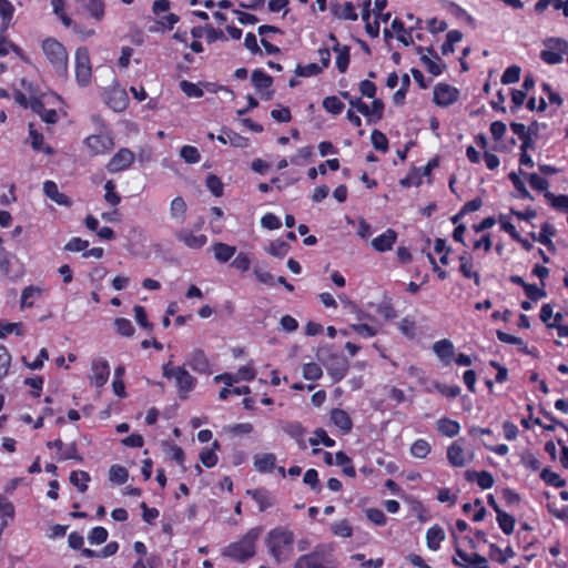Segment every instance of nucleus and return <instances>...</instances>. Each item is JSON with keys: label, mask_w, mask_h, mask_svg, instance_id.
Returning a JSON list of instances; mask_svg holds the SVG:
<instances>
[{"label": "nucleus", "mask_w": 568, "mask_h": 568, "mask_svg": "<svg viewBox=\"0 0 568 568\" xmlns=\"http://www.w3.org/2000/svg\"><path fill=\"white\" fill-rule=\"evenodd\" d=\"M434 57L435 59H430L426 55H423L420 60L429 73L433 75H439L443 71L442 62L436 53H434Z\"/></svg>", "instance_id": "obj_46"}, {"label": "nucleus", "mask_w": 568, "mask_h": 568, "mask_svg": "<svg viewBox=\"0 0 568 568\" xmlns=\"http://www.w3.org/2000/svg\"><path fill=\"white\" fill-rule=\"evenodd\" d=\"M508 178L513 182L515 189L519 192L520 197L534 200L529 191L526 189L525 183L520 180L517 173L510 172Z\"/></svg>", "instance_id": "obj_56"}, {"label": "nucleus", "mask_w": 568, "mask_h": 568, "mask_svg": "<svg viewBox=\"0 0 568 568\" xmlns=\"http://www.w3.org/2000/svg\"><path fill=\"white\" fill-rule=\"evenodd\" d=\"M434 353L445 362H449L454 355V345L449 339H442L433 345Z\"/></svg>", "instance_id": "obj_24"}, {"label": "nucleus", "mask_w": 568, "mask_h": 568, "mask_svg": "<svg viewBox=\"0 0 568 568\" xmlns=\"http://www.w3.org/2000/svg\"><path fill=\"white\" fill-rule=\"evenodd\" d=\"M92 67L90 54L87 48H78L75 51V79L77 82L87 87L91 81Z\"/></svg>", "instance_id": "obj_5"}, {"label": "nucleus", "mask_w": 568, "mask_h": 568, "mask_svg": "<svg viewBox=\"0 0 568 568\" xmlns=\"http://www.w3.org/2000/svg\"><path fill=\"white\" fill-rule=\"evenodd\" d=\"M555 233V227L551 224L544 223L537 237V242L546 245L549 250H555L554 243L551 241V236H554Z\"/></svg>", "instance_id": "obj_33"}, {"label": "nucleus", "mask_w": 568, "mask_h": 568, "mask_svg": "<svg viewBox=\"0 0 568 568\" xmlns=\"http://www.w3.org/2000/svg\"><path fill=\"white\" fill-rule=\"evenodd\" d=\"M333 550L331 544H318L311 552L300 556L293 568H336Z\"/></svg>", "instance_id": "obj_2"}, {"label": "nucleus", "mask_w": 568, "mask_h": 568, "mask_svg": "<svg viewBox=\"0 0 568 568\" xmlns=\"http://www.w3.org/2000/svg\"><path fill=\"white\" fill-rule=\"evenodd\" d=\"M129 473L125 467L120 465H112L109 470V478L111 481L122 485L128 480Z\"/></svg>", "instance_id": "obj_41"}, {"label": "nucleus", "mask_w": 568, "mask_h": 568, "mask_svg": "<svg viewBox=\"0 0 568 568\" xmlns=\"http://www.w3.org/2000/svg\"><path fill=\"white\" fill-rule=\"evenodd\" d=\"M90 479V475L84 470H73L70 474V483L75 486L80 493H84L88 489Z\"/></svg>", "instance_id": "obj_29"}, {"label": "nucleus", "mask_w": 568, "mask_h": 568, "mask_svg": "<svg viewBox=\"0 0 568 568\" xmlns=\"http://www.w3.org/2000/svg\"><path fill=\"white\" fill-rule=\"evenodd\" d=\"M540 58L547 64H558L562 61V55L551 48H547L540 52Z\"/></svg>", "instance_id": "obj_62"}, {"label": "nucleus", "mask_w": 568, "mask_h": 568, "mask_svg": "<svg viewBox=\"0 0 568 568\" xmlns=\"http://www.w3.org/2000/svg\"><path fill=\"white\" fill-rule=\"evenodd\" d=\"M174 379L179 388L180 397L185 398L186 394L193 389L195 378L185 369L184 366H178Z\"/></svg>", "instance_id": "obj_12"}, {"label": "nucleus", "mask_w": 568, "mask_h": 568, "mask_svg": "<svg viewBox=\"0 0 568 568\" xmlns=\"http://www.w3.org/2000/svg\"><path fill=\"white\" fill-rule=\"evenodd\" d=\"M544 196L556 210L568 212V195H555L551 192H546Z\"/></svg>", "instance_id": "obj_34"}, {"label": "nucleus", "mask_w": 568, "mask_h": 568, "mask_svg": "<svg viewBox=\"0 0 568 568\" xmlns=\"http://www.w3.org/2000/svg\"><path fill=\"white\" fill-rule=\"evenodd\" d=\"M524 291H525L527 297L535 302L546 297V295H547L546 291L542 287L539 288L535 284H527V286H525Z\"/></svg>", "instance_id": "obj_63"}, {"label": "nucleus", "mask_w": 568, "mask_h": 568, "mask_svg": "<svg viewBox=\"0 0 568 568\" xmlns=\"http://www.w3.org/2000/svg\"><path fill=\"white\" fill-rule=\"evenodd\" d=\"M43 193L47 197H49L51 201L57 203L58 205L62 206H71L72 201L71 199L65 195L64 193H61L58 189V185L53 181H45L43 183Z\"/></svg>", "instance_id": "obj_15"}, {"label": "nucleus", "mask_w": 568, "mask_h": 568, "mask_svg": "<svg viewBox=\"0 0 568 568\" xmlns=\"http://www.w3.org/2000/svg\"><path fill=\"white\" fill-rule=\"evenodd\" d=\"M437 429L445 436L454 437L459 433L460 426L456 420L442 418L437 422Z\"/></svg>", "instance_id": "obj_27"}, {"label": "nucleus", "mask_w": 568, "mask_h": 568, "mask_svg": "<svg viewBox=\"0 0 568 568\" xmlns=\"http://www.w3.org/2000/svg\"><path fill=\"white\" fill-rule=\"evenodd\" d=\"M212 250H213V253H214V257L220 263L229 262L234 256V254L236 252V247L235 246H231V245L222 243V242L215 243L212 246Z\"/></svg>", "instance_id": "obj_23"}, {"label": "nucleus", "mask_w": 568, "mask_h": 568, "mask_svg": "<svg viewBox=\"0 0 568 568\" xmlns=\"http://www.w3.org/2000/svg\"><path fill=\"white\" fill-rule=\"evenodd\" d=\"M42 291L37 286H27L21 294V307H31L37 297L41 295Z\"/></svg>", "instance_id": "obj_31"}, {"label": "nucleus", "mask_w": 568, "mask_h": 568, "mask_svg": "<svg viewBox=\"0 0 568 568\" xmlns=\"http://www.w3.org/2000/svg\"><path fill=\"white\" fill-rule=\"evenodd\" d=\"M496 520L504 534L510 535L514 532L515 518L511 515L507 514L506 511H499V514H497Z\"/></svg>", "instance_id": "obj_36"}, {"label": "nucleus", "mask_w": 568, "mask_h": 568, "mask_svg": "<svg viewBox=\"0 0 568 568\" xmlns=\"http://www.w3.org/2000/svg\"><path fill=\"white\" fill-rule=\"evenodd\" d=\"M186 364L199 374H211L209 359L202 349L191 352L187 356Z\"/></svg>", "instance_id": "obj_13"}, {"label": "nucleus", "mask_w": 568, "mask_h": 568, "mask_svg": "<svg viewBox=\"0 0 568 568\" xmlns=\"http://www.w3.org/2000/svg\"><path fill=\"white\" fill-rule=\"evenodd\" d=\"M540 478L547 484L554 487L560 488L566 485V480L562 479L557 473H554L549 468H544L540 473Z\"/></svg>", "instance_id": "obj_39"}, {"label": "nucleus", "mask_w": 568, "mask_h": 568, "mask_svg": "<svg viewBox=\"0 0 568 568\" xmlns=\"http://www.w3.org/2000/svg\"><path fill=\"white\" fill-rule=\"evenodd\" d=\"M453 564L464 568H489L487 559L479 554H474L470 556V561L468 564H462L454 557Z\"/></svg>", "instance_id": "obj_38"}, {"label": "nucleus", "mask_w": 568, "mask_h": 568, "mask_svg": "<svg viewBox=\"0 0 568 568\" xmlns=\"http://www.w3.org/2000/svg\"><path fill=\"white\" fill-rule=\"evenodd\" d=\"M329 39L334 42L333 50L337 53L336 67L341 73H344L349 64V48L339 45L336 37L331 33Z\"/></svg>", "instance_id": "obj_18"}, {"label": "nucleus", "mask_w": 568, "mask_h": 568, "mask_svg": "<svg viewBox=\"0 0 568 568\" xmlns=\"http://www.w3.org/2000/svg\"><path fill=\"white\" fill-rule=\"evenodd\" d=\"M262 528H251L240 540L226 546L222 555L235 561L244 562L256 554V542L261 536Z\"/></svg>", "instance_id": "obj_1"}, {"label": "nucleus", "mask_w": 568, "mask_h": 568, "mask_svg": "<svg viewBox=\"0 0 568 568\" xmlns=\"http://www.w3.org/2000/svg\"><path fill=\"white\" fill-rule=\"evenodd\" d=\"M52 99V97H48L44 99H38L33 98L29 101V108L39 116L42 121H44L48 124H53L58 121L59 115L54 109H48L47 104L49 103V100Z\"/></svg>", "instance_id": "obj_6"}, {"label": "nucleus", "mask_w": 568, "mask_h": 568, "mask_svg": "<svg viewBox=\"0 0 568 568\" xmlns=\"http://www.w3.org/2000/svg\"><path fill=\"white\" fill-rule=\"evenodd\" d=\"M430 452L429 444L424 439H417L410 447V453L416 458H425Z\"/></svg>", "instance_id": "obj_48"}, {"label": "nucleus", "mask_w": 568, "mask_h": 568, "mask_svg": "<svg viewBox=\"0 0 568 568\" xmlns=\"http://www.w3.org/2000/svg\"><path fill=\"white\" fill-rule=\"evenodd\" d=\"M116 332L125 337H130L134 334V327L131 322L126 318L119 317L114 321Z\"/></svg>", "instance_id": "obj_52"}, {"label": "nucleus", "mask_w": 568, "mask_h": 568, "mask_svg": "<svg viewBox=\"0 0 568 568\" xmlns=\"http://www.w3.org/2000/svg\"><path fill=\"white\" fill-rule=\"evenodd\" d=\"M480 150L484 153V160L486 163V166L489 170H495L499 166V159L496 154L491 153L486 146L487 144H479Z\"/></svg>", "instance_id": "obj_61"}, {"label": "nucleus", "mask_w": 568, "mask_h": 568, "mask_svg": "<svg viewBox=\"0 0 568 568\" xmlns=\"http://www.w3.org/2000/svg\"><path fill=\"white\" fill-rule=\"evenodd\" d=\"M180 89L189 98H201L204 94V91L197 84L186 80L180 82Z\"/></svg>", "instance_id": "obj_47"}, {"label": "nucleus", "mask_w": 568, "mask_h": 568, "mask_svg": "<svg viewBox=\"0 0 568 568\" xmlns=\"http://www.w3.org/2000/svg\"><path fill=\"white\" fill-rule=\"evenodd\" d=\"M108 536V530L104 527L98 526L90 531L88 539L91 545H100L106 541Z\"/></svg>", "instance_id": "obj_49"}, {"label": "nucleus", "mask_w": 568, "mask_h": 568, "mask_svg": "<svg viewBox=\"0 0 568 568\" xmlns=\"http://www.w3.org/2000/svg\"><path fill=\"white\" fill-rule=\"evenodd\" d=\"M10 363L11 355L3 345H0V381L7 376Z\"/></svg>", "instance_id": "obj_54"}, {"label": "nucleus", "mask_w": 568, "mask_h": 568, "mask_svg": "<svg viewBox=\"0 0 568 568\" xmlns=\"http://www.w3.org/2000/svg\"><path fill=\"white\" fill-rule=\"evenodd\" d=\"M246 495L252 497L258 505V510L262 513L273 507L276 503L274 494L265 488L248 489L246 490Z\"/></svg>", "instance_id": "obj_11"}, {"label": "nucleus", "mask_w": 568, "mask_h": 568, "mask_svg": "<svg viewBox=\"0 0 568 568\" xmlns=\"http://www.w3.org/2000/svg\"><path fill=\"white\" fill-rule=\"evenodd\" d=\"M84 7L94 20L101 21L103 19L104 2L102 0H88Z\"/></svg>", "instance_id": "obj_35"}, {"label": "nucleus", "mask_w": 568, "mask_h": 568, "mask_svg": "<svg viewBox=\"0 0 568 568\" xmlns=\"http://www.w3.org/2000/svg\"><path fill=\"white\" fill-rule=\"evenodd\" d=\"M445 538L444 530L435 525L430 527L426 532L427 547L432 550H437L440 547V542Z\"/></svg>", "instance_id": "obj_25"}, {"label": "nucleus", "mask_w": 568, "mask_h": 568, "mask_svg": "<svg viewBox=\"0 0 568 568\" xmlns=\"http://www.w3.org/2000/svg\"><path fill=\"white\" fill-rule=\"evenodd\" d=\"M181 158L186 162V163H196L200 161V153L197 151L196 148L192 146V145H187L185 144L182 149H181Z\"/></svg>", "instance_id": "obj_57"}, {"label": "nucleus", "mask_w": 568, "mask_h": 568, "mask_svg": "<svg viewBox=\"0 0 568 568\" xmlns=\"http://www.w3.org/2000/svg\"><path fill=\"white\" fill-rule=\"evenodd\" d=\"M314 435H315V437H311L308 439L310 445L316 446L318 444H323L326 447H334L335 446V440L333 438H331L327 435L326 430H324L323 428H317L314 432Z\"/></svg>", "instance_id": "obj_40"}, {"label": "nucleus", "mask_w": 568, "mask_h": 568, "mask_svg": "<svg viewBox=\"0 0 568 568\" xmlns=\"http://www.w3.org/2000/svg\"><path fill=\"white\" fill-rule=\"evenodd\" d=\"M323 108L332 114H339L344 109V103L335 95L327 97L323 101Z\"/></svg>", "instance_id": "obj_44"}, {"label": "nucleus", "mask_w": 568, "mask_h": 568, "mask_svg": "<svg viewBox=\"0 0 568 568\" xmlns=\"http://www.w3.org/2000/svg\"><path fill=\"white\" fill-rule=\"evenodd\" d=\"M178 241L182 242L185 246L192 250L203 247L207 242V236L204 234L195 235L187 229L178 230L174 233Z\"/></svg>", "instance_id": "obj_10"}, {"label": "nucleus", "mask_w": 568, "mask_h": 568, "mask_svg": "<svg viewBox=\"0 0 568 568\" xmlns=\"http://www.w3.org/2000/svg\"><path fill=\"white\" fill-rule=\"evenodd\" d=\"M459 98V91L446 83H438L434 88V102L439 106H448Z\"/></svg>", "instance_id": "obj_7"}, {"label": "nucleus", "mask_w": 568, "mask_h": 568, "mask_svg": "<svg viewBox=\"0 0 568 568\" xmlns=\"http://www.w3.org/2000/svg\"><path fill=\"white\" fill-rule=\"evenodd\" d=\"M89 242L80 237H72L64 246L65 251L69 252H81L88 248Z\"/></svg>", "instance_id": "obj_64"}, {"label": "nucleus", "mask_w": 568, "mask_h": 568, "mask_svg": "<svg viewBox=\"0 0 568 568\" xmlns=\"http://www.w3.org/2000/svg\"><path fill=\"white\" fill-rule=\"evenodd\" d=\"M187 205L183 197L176 196L170 205V215L178 223H183L186 217Z\"/></svg>", "instance_id": "obj_20"}, {"label": "nucleus", "mask_w": 568, "mask_h": 568, "mask_svg": "<svg viewBox=\"0 0 568 568\" xmlns=\"http://www.w3.org/2000/svg\"><path fill=\"white\" fill-rule=\"evenodd\" d=\"M294 541V534L284 527H276L268 531L265 544L270 554L277 565L286 559L284 548L291 547Z\"/></svg>", "instance_id": "obj_4"}, {"label": "nucleus", "mask_w": 568, "mask_h": 568, "mask_svg": "<svg viewBox=\"0 0 568 568\" xmlns=\"http://www.w3.org/2000/svg\"><path fill=\"white\" fill-rule=\"evenodd\" d=\"M42 52L57 75H68L69 55L65 47L54 38H47L41 43Z\"/></svg>", "instance_id": "obj_3"}, {"label": "nucleus", "mask_w": 568, "mask_h": 568, "mask_svg": "<svg viewBox=\"0 0 568 568\" xmlns=\"http://www.w3.org/2000/svg\"><path fill=\"white\" fill-rule=\"evenodd\" d=\"M331 419L334 425L341 428L344 433L351 432L353 427L349 415L343 409L334 408L331 413Z\"/></svg>", "instance_id": "obj_21"}, {"label": "nucleus", "mask_w": 568, "mask_h": 568, "mask_svg": "<svg viewBox=\"0 0 568 568\" xmlns=\"http://www.w3.org/2000/svg\"><path fill=\"white\" fill-rule=\"evenodd\" d=\"M13 13V4L9 0H0V16L3 23L8 24L12 20Z\"/></svg>", "instance_id": "obj_60"}, {"label": "nucleus", "mask_w": 568, "mask_h": 568, "mask_svg": "<svg viewBox=\"0 0 568 568\" xmlns=\"http://www.w3.org/2000/svg\"><path fill=\"white\" fill-rule=\"evenodd\" d=\"M267 253L275 257H284L288 251L290 245L284 241H273L270 243L268 247L266 248Z\"/></svg>", "instance_id": "obj_43"}, {"label": "nucleus", "mask_w": 568, "mask_h": 568, "mask_svg": "<svg viewBox=\"0 0 568 568\" xmlns=\"http://www.w3.org/2000/svg\"><path fill=\"white\" fill-rule=\"evenodd\" d=\"M323 371L316 363H307L303 366V377L308 381L321 378Z\"/></svg>", "instance_id": "obj_51"}, {"label": "nucleus", "mask_w": 568, "mask_h": 568, "mask_svg": "<svg viewBox=\"0 0 568 568\" xmlns=\"http://www.w3.org/2000/svg\"><path fill=\"white\" fill-rule=\"evenodd\" d=\"M396 239V232L392 229H388L372 241V246L378 252H386L392 250Z\"/></svg>", "instance_id": "obj_19"}, {"label": "nucleus", "mask_w": 568, "mask_h": 568, "mask_svg": "<svg viewBox=\"0 0 568 568\" xmlns=\"http://www.w3.org/2000/svg\"><path fill=\"white\" fill-rule=\"evenodd\" d=\"M110 366L105 359L92 362V382L97 387H102L109 379Z\"/></svg>", "instance_id": "obj_14"}, {"label": "nucleus", "mask_w": 568, "mask_h": 568, "mask_svg": "<svg viewBox=\"0 0 568 568\" xmlns=\"http://www.w3.org/2000/svg\"><path fill=\"white\" fill-rule=\"evenodd\" d=\"M335 464L343 467L344 475L352 478L356 476V470L352 465V459L344 452H337L335 454Z\"/></svg>", "instance_id": "obj_32"}, {"label": "nucleus", "mask_w": 568, "mask_h": 568, "mask_svg": "<svg viewBox=\"0 0 568 568\" xmlns=\"http://www.w3.org/2000/svg\"><path fill=\"white\" fill-rule=\"evenodd\" d=\"M276 463V457L272 453L260 454L254 458V467L260 473H271Z\"/></svg>", "instance_id": "obj_22"}, {"label": "nucleus", "mask_w": 568, "mask_h": 568, "mask_svg": "<svg viewBox=\"0 0 568 568\" xmlns=\"http://www.w3.org/2000/svg\"><path fill=\"white\" fill-rule=\"evenodd\" d=\"M134 161V153L126 148H122L116 152L106 165L110 173H118L128 169Z\"/></svg>", "instance_id": "obj_9"}, {"label": "nucleus", "mask_w": 568, "mask_h": 568, "mask_svg": "<svg viewBox=\"0 0 568 568\" xmlns=\"http://www.w3.org/2000/svg\"><path fill=\"white\" fill-rule=\"evenodd\" d=\"M348 361L341 356L333 357L331 363L326 365L328 374L334 382L343 379L348 372Z\"/></svg>", "instance_id": "obj_16"}, {"label": "nucleus", "mask_w": 568, "mask_h": 568, "mask_svg": "<svg viewBox=\"0 0 568 568\" xmlns=\"http://www.w3.org/2000/svg\"><path fill=\"white\" fill-rule=\"evenodd\" d=\"M331 529H332L333 534L338 537L347 538V537H351L353 534V528L351 527L348 521L345 519L333 523L331 525Z\"/></svg>", "instance_id": "obj_45"}, {"label": "nucleus", "mask_w": 568, "mask_h": 568, "mask_svg": "<svg viewBox=\"0 0 568 568\" xmlns=\"http://www.w3.org/2000/svg\"><path fill=\"white\" fill-rule=\"evenodd\" d=\"M447 459L454 467L465 465L464 449L457 443H453L447 449Z\"/></svg>", "instance_id": "obj_26"}, {"label": "nucleus", "mask_w": 568, "mask_h": 568, "mask_svg": "<svg viewBox=\"0 0 568 568\" xmlns=\"http://www.w3.org/2000/svg\"><path fill=\"white\" fill-rule=\"evenodd\" d=\"M520 68L518 65L508 67L501 75V82L504 84H511L519 81Z\"/></svg>", "instance_id": "obj_53"}, {"label": "nucleus", "mask_w": 568, "mask_h": 568, "mask_svg": "<svg viewBox=\"0 0 568 568\" xmlns=\"http://www.w3.org/2000/svg\"><path fill=\"white\" fill-rule=\"evenodd\" d=\"M53 13L61 20L63 26L70 27L72 24L71 18L65 13L64 0H51Z\"/></svg>", "instance_id": "obj_37"}, {"label": "nucleus", "mask_w": 568, "mask_h": 568, "mask_svg": "<svg viewBox=\"0 0 568 568\" xmlns=\"http://www.w3.org/2000/svg\"><path fill=\"white\" fill-rule=\"evenodd\" d=\"M333 11L334 14L339 19L351 21L357 20V13L352 2H344L341 6H336Z\"/></svg>", "instance_id": "obj_30"}, {"label": "nucleus", "mask_w": 568, "mask_h": 568, "mask_svg": "<svg viewBox=\"0 0 568 568\" xmlns=\"http://www.w3.org/2000/svg\"><path fill=\"white\" fill-rule=\"evenodd\" d=\"M284 432L292 438L296 439L302 448L306 447L305 443L303 440V436L305 434V428L302 426L301 423H298V422L287 423L286 426L284 427Z\"/></svg>", "instance_id": "obj_28"}, {"label": "nucleus", "mask_w": 568, "mask_h": 568, "mask_svg": "<svg viewBox=\"0 0 568 568\" xmlns=\"http://www.w3.org/2000/svg\"><path fill=\"white\" fill-rule=\"evenodd\" d=\"M384 112V103L379 99H375L371 105H368V112L365 116L368 118L369 122H377L382 119Z\"/></svg>", "instance_id": "obj_42"}, {"label": "nucleus", "mask_w": 568, "mask_h": 568, "mask_svg": "<svg viewBox=\"0 0 568 568\" xmlns=\"http://www.w3.org/2000/svg\"><path fill=\"white\" fill-rule=\"evenodd\" d=\"M496 335H497V338L503 342V343H507V344H513V345H519L521 346V351L526 354H528V349H527V346L525 345L524 341L517 336H514V335H510L508 333H505L503 331H497L496 332Z\"/></svg>", "instance_id": "obj_50"}, {"label": "nucleus", "mask_w": 568, "mask_h": 568, "mask_svg": "<svg viewBox=\"0 0 568 568\" xmlns=\"http://www.w3.org/2000/svg\"><path fill=\"white\" fill-rule=\"evenodd\" d=\"M252 83L256 90L265 95V99H271L272 92L270 88L272 85V78L262 70H255L252 73Z\"/></svg>", "instance_id": "obj_17"}, {"label": "nucleus", "mask_w": 568, "mask_h": 568, "mask_svg": "<svg viewBox=\"0 0 568 568\" xmlns=\"http://www.w3.org/2000/svg\"><path fill=\"white\" fill-rule=\"evenodd\" d=\"M545 44L547 48H551L561 55L568 54V41L561 38H550L545 42Z\"/></svg>", "instance_id": "obj_55"}, {"label": "nucleus", "mask_w": 568, "mask_h": 568, "mask_svg": "<svg viewBox=\"0 0 568 568\" xmlns=\"http://www.w3.org/2000/svg\"><path fill=\"white\" fill-rule=\"evenodd\" d=\"M530 186L540 192H548V181L536 173L527 174Z\"/></svg>", "instance_id": "obj_58"}, {"label": "nucleus", "mask_w": 568, "mask_h": 568, "mask_svg": "<svg viewBox=\"0 0 568 568\" xmlns=\"http://www.w3.org/2000/svg\"><path fill=\"white\" fill-rule=\"evenodd\" d=\"M105 103L115 112H122L129 104L126 91L120 87H112L105 93Z\"/></svg>", "instance_id": "obj_8"}, {"label": "nucleus", "mask_w": 568, "mask_h": 568, "mask_svg": "<svg viewBox=\"0 0 568 568\" xmlns=\"http://www.w3.org/2000/svg\"><path fill=\"white\" fill-rule=\"evenodd\" d=\"M349 329L366 338L373 337L377 334V329L367 324H351Z\"/></svg>", "instance_id": "obj_59"}]
</instances>
